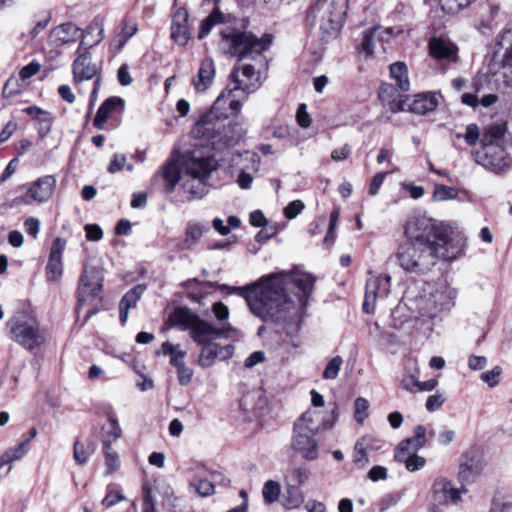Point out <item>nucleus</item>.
Here are the masks:
<instances>
[{
    "label": "nucleus",
    "mask_w": 512,
    "mask_h": 512,
    "mask_svg": "<svg viewBox=\"0 0 512 512\" xmlns=\"http://www.w3.org/2000/svg\"><path fill=\"white\" fill-rule=\"evenodd\" d=\"M220 36L225 53L238 60L230 74L234 86L229 89V94L237 90L247 94L255 92L262 85V71L268 69L263 53L271 45L272 35L266 33L258 38L251 31L226 27Z\"/></svg>",
    "instance_id": "obj_1"
},
{
    "label": "nucleus",
    "mask_w": 512,
    "mask_h": 512,
    "mask_svg": "<svg viewBox=\"0 0 512 512\" xmlns=\"http://www.w3.org/2000/svg\"><path fill=\"white\" fill-rule=\"evenodd\" d=\"M285 273L263 276L259 283L247 287L222 286L246 300L251 312L266 322H282L296 309L285 289Z\"/></svg>",
    "instance_id": "obj_2"
},
{
    "label": "nucleus",
    "mask_w": 512,
    "mask_h": 512,
    "mask_svg": "<svg viewBox=\"0 0 512 512\" xmlns=\"http://www.w3.org/2000/svg\"><path fill=\"white\" fill-rule=\"evenodd\" d=\"M405 236L419 246L437 248L438 257L447 260L452 258L448 254L450 242L448 228L423 214L411 216L405 225Z\"/></svg>",
    "instance_id": "obj_3"
},
{
    "label": "nucleus",
    "mask_w": 512,
    "mask_h": 512,
    "mask_svg": "<svg viewBox=\"0 0 512 512\" xmlns=\"http://www.w3.org/2000/svg\"><path fill=\"white\" fill-rule=\"evenodd\" d=\"M495 55L501 60L500 68L494 72L478 73L473 80L476 91L512 88V28L498 36Z\"/></svg>",
    "instance_id": "obj_4"
},
{
    "label": "nucleus",
    "mask_w": 512,
    "mask_h": 512,
    "mask_svg": "<svg viewBox=\"0 0 512 512\" xmlns=\"http://www.w3.org/2000/svg\"><path fill=\"white\" fill-rule=\"evenodd\" d=\"M10 338L27 351H34L47 342V330L38 319L24 311H18L7 322Z\"/></svg>",
    "instance_id": "obj_5"
},
{
    "label": "nucleus",
    "mask_w": 512,
    "mask_h": 512,
    "mask_svg": "<svg viewBox=\"0 0 512 512\" xmlns=\"http://www.w3.org/2000/svg\"><path fill=\"white\" fill-rule=\"evenodd\" d=\"M347 6V0H316L307 10L306 23L310 27L318 25L326 40L339 30Z\"/></svg>",
    "instance_id": "obj_6"
},
{
    "label": "nucleus",
    "mask_w": 512,
    "mask_h": 512,
    "mask_svg": "<svg viewBox=\"0 0 512 512\" xmlns=\"http://www.w3.org/2000/svg\"><path fill=\"white\" fill-rule=\"evenodd\" d=\"M169 321L171 325L183 331H189V336L199 346L213 343L225 334V323L221 328L216 327L213 323L201 319L187 307L174 309Z\"/></svg>",
    "instance_id": "obj_7"
},
{
    "label": "nucleus",
    "mask_w": 512,
    "mask_h": 512,
    "mask_svg": "<svg viewBox=\"0 0 512 512\" xmlns=\"http://www.w3.org/2000/svg\"><path fill=\"white\" fill-rule=\"evenodd\" d=\"M399 265L407 272L422 274L429 271L436 263L438 257L437 248L419 246L413 241L406 240L401 244L396 253Z\"/></svg>",
    "instance_id": "obj_8"
},
{
    "label": "nucleus",
    "mask_w": 512,
    "mask_h": 512,
    "mask_svg": "<svg viewBox=\"0 0 512 512\" xmlns=\"http://www.w3.org/2000/svg\"><path fill=\"white\" fill-rule=\"evenodd\" d=\"M183 167L186 174L197 181V186L184 184L185 189L193 198H202L207 193L204 180L215 169L216 161L209 155H203L201 150H193L183 156Z\"/></svg>",
    "instance_id": "obj_9"
},
{
    "label": "nucleus",
    "mask_w": 512,
    "mask_h": 512,
    "mask_svg": "<svg viewBox=\"0 0 512 512\" xmlns=\"http://www.w3.org/2000/svg\"><path fill=\"white\" fill-rule=\"evenodd\" d=\"M51 37L57 45L72 43L81 38L78 48V52H80L82 47L90 48L101 42L104 38V28L100 23L94 22L83 32L75 24L68 22L54 28Z\"/></svg>",
    "instance_id": "obj_10"
},
{
    "label": "nucleus",
    "mask_w": 512,
    "mask_h": 512,
    "mask_svg": "<svg viewBox=\"0 0 512 512\" xmlns=\"http://www.w3.org/2000/svg\"><path fill=\"white\" fill-rule=\"evenodd\" d=\"M458 291L447 283H440L428 297L420 300L418 308L422 317L437 318L442 312L450 311L455 305Z\"/></svg>",
    "instance_id": "obj_11"
},
{
    "label": "nucleus",
    "mask_w": 512,
    "mask_h": 512,
    "mask_svg": "<svg viewBox=\"0 0 512 512\" xmlns=\"http://www.w3.org/2000/svg\"><path fill=\"white\" fill-rule=\"evenodd\" d=\"M229 89L230 88H227V92H223L217 97L210 111L202 115L195 127L197 134L208 137L211 135V132L215 130L213 121L215 119H226L229 116L225 111L226 104L229 105L232 114L240 112L242 103L239 100L231 98L233 92L229 94Z\"/></svg>",
    "instance_id": "obj_12"
},
{
    "label": "nucleus",
    "mask_w": 512,
    "mask_h": 512,
    "mask_svg": "<svg viewBox=\"0 0 512 512\" xmlns=\"http://www.w3.org/2000/svg\"><path fill=\"white\" fill-rule=\"evenodd\" d=\"M473 159L479 165L495 173L505 172L512 165V158L502 145L481 147L472 152Z\"/></svg>",
    "instance_id": "obj_13"
},
{
    "label": "nucleus",
    "mask_w": 512,
    "mask_h": 512,
    "mask_svg": "<svg viewBox=\"0 0 512 512\" xmlns=\"http://www.w3.org/2000/svg\"><path fill=\"white\" fill-rule=\"evenodd\" d=\"M428 48L430 56L442 66L455 64L459 61L458 46L447 37H431Z\"/></svg>",
    "instance_id": "obj_14"
},
{
    "label": "nucleus",
    "mask_w": 512,
    "mask_h": 512,
    "mask_svg": "<svg viewBox=\"0 0 512 512\" xmlns=\"http://www.w3.org/2000/svg\"><path fill=\"white\" fill-rule=\"evenodd\" d=\"M316 433L303 430L300 424H294L292 449L301 454L307 461H313L318 458V441L315 439Z\"/></svg>",
    "instance_id": "obj_15"
},
{
    "label": "nucleus",
    "mask_w": 512,
    "mask_h": 512,
    "mask_svg": "<svg viewBox=\"0 0 512 512\" xmlns=\"http://www.w3.org/2000/svg\"><path fill=\"white\" fill-rule=\"evenodd\" d=\"M103 287L102 269L85 266L78 286V300L84 302L88 297H95Z\"/></svg>",
    "instance_id": "obj_16"
},
{
    "label": "nucleus",
    "mask_w": 512,
    "mask_h": 512,
    "mask_svg": "<svg viewBox=\"0 0 512 512\" xmlns=\"http://www.w3.org/2000/svg\"><path fill=\"white\" fill-rule=\"evenodd\" d=\"M467 491L468 490L463 485L461 488H456L454 484L446 478L436 479L432 487L434 502L444 506L459 504L462 495L466 494Z\"/></svg>",
    "instance_id": "obj_17"
},
{
    "label": "nucleus",
    "mask_w": 512,
    "mask_h": 512,
    "mask_svg": "<svg viewBox=\"0 0 512 512\" xmlns=\"http://www.w3.org/2000/svg\"><path fill=\"white\" fill-rule=\"evenodd\" d=\"M55 186L56 179L54 176L46 175L40 177L29 187L26 194L21 197V201L25 204L46 202L51 198Z\"/></svg>",
    "instance_id": "obj_18"
},
{
    "label": "nucleus",
    "mask_w": 512,
    "mask_h": 512,
    "mask_svg": "<svg viewBox=\"0 0 512 512\" xmlns=\"http://www.w3.org/2000/svg\"><path fill=\"white\" fill-rule=\"evenodd\" d=\"M390 276H372L366 281L363 310L371 313L378 297H386L389 292Z\"/></svg>",
    "instance_id": "obj_19"
},
{
    "label": "nucleus",
    "mask_w": 512,
    "mask_h": 512,
    "mask_svg": "<svg viewBox=\"0 0 512 512\" xmlns=\"http://www.w3.org/2000/svg\"><path fill=\"white\" fill-rule=\"evenodd\" d=\"M486 466L485 459L479 454L467 456L459 465L458 480L461 485L472 484L480 476Z\"/></svg>",
    "instance_id": "obj_20"
},
{
    "label": "nucleus",
    "mask_w": 512,
    "mask_h": 512,
    "mask_svg": "<svg viewBox=\"0 0 512 512\" xmlns=\"http://www.w3.org/2000/svg\"><path fill=\"white\" fill-rule=\"evenodd\" d=\"M201 347L202 350L199 354L198 364L202 368L211 367L217 358L227 360L234 354V346L230 344L221 346L217 343H209Z\"/></svg>",
    "instance_id": "obj_21"
},
{
    "label": "nucleus",
    "mask_w": 512,
    "mask_h": 512,
    "mask_svg": "<svg viewBox=\"0 0 512 512\" xmlns=\"http://www.w3.org/2000/svg\"><path fill=\"white\" fill-rule=\"evenodd\" d=\"M125 102L121 97L112 96L107 98L99 107L94 120L93 125L99 130L105 128L106 122L113 118L117 112L121 113L124 111Z\"/></svg>",
    "instance_id": "obj_22"
},
{
    "label": "nucleus",
    "mask_w": 512,
    "mask_h": 512,
    "mask_svg": "<svg viewBox=\"0 0 512 512\" xmlns=\"http://www.w3.org/2000/svg\"><path fill=\"white\" fill-rule=\"evenodd\" d=\"M73 78L76 85L91 80L99 73L98 67L92 63L91 55L87 51L80 53L72 64Z\"/></svg>",
    "instance_id": "obj_23"
},
{
    "label": "nucleus",
    "mask_w": 512,
    "mask_h": 512,
    "mask_svg": "<svg viewBox=\"0 0 512 512\" xmlns=\"http://www.w3.org/2000/svg\"><path fill=\"white\" fill-rule=\"evenodd\" d=\"M290 279L297 289V296L301 308H305L313 292L315 278L311 274L301 273L290 275Z\"/></svg>",
    "instance_id": "obj_24"
},
{
    "label": "nucleus",
    "mask_w": 512,
    "mask_h": 512,
    "mask_svg": "<svg viewBox=\"0 0 512 512\" xmlns=\"http://www.w3.org/2000/svg\"><path fill=\"white\" fill-rule=\"evenodd\" d=\"M215 64L212 58H205L200 65L198 74L193 78L192 84L197 92L206 91L213 83Z\"/></svg>",
    "instance_id": "obj_25"
},
{
    "label": "nucleus",
    "mask_w": 512,
    "mask_h": 512,
    "mask_svg": "<svg viewBox=\"0 0 512 512\" xmlns=\"http://www.w3.org/2000/svg\"><path fill=\"white\" fill-rule=\"evenodd\" d=\"M438 104V97L435 93H420L415 96L413 102L409 105V111L414 114L426 115L434 111Z\"/></svg>",
    "instance_id": "obj_26"
},
{
    "label": "nucleus",
    "mask_w": 512,
    "mask_h": 512,
    "mask_svg": "<svg viewBox=\"0 0 512 512\" xmlns=\"http://www.w3.org/2000/svg\"><path fill=\"white\" fill-rule=\"evenodd\" d=\"M506 131L507 126L505 123L487 126L481 138V147L503 146Z\"/></svg>",
    "instance_id": "obj_27"
},
{
    "label": "nucleus",
    "mask_w": 512,
    "mask_h": 512,
    "mask_svg": "<svg viewBox=\"0 0 512 512\" xmlns=\"http://www.w3.org/2000/svg\"><path fill=\"white\" fill-rule=\"evenodd\" d=\"M207 231L208 227L199 222H188L185 229V237L182 242V249H193L201 239L202 235Z\"/></svg>",
    "instance_id": "obj_28"
},
{
    "label": "nucleus",
    "mask_w": 512,
    "mask_h": 512,
    "mask_svg": "<svg viewBox=\"0 0 512 512\" xmlns=\"http://www.w3.org/2000/svg\"><path fill=\"white\" fill-rule=\"evenodd\" d=\"M165 188L171 193L180 180V169L177 161L171 160L163 168Z\"/></svg>",
    "instance_id": "obj_29"
},
{
    "label": "nucleus",
    "mask_w": 512,
    "mask_h": 512,
    "mask_svg": "<svg viewBox=\"0 0 512 512\" xmlns=\"http://www.w3.org/2000/svg\"><path fill=\"white\" fill-rule=\"evenodd\" d=\"M161 350L164 355H168L170 357V364L175 367L176 370L185 365L184 358L186 356V352L180 350L179 345H173L166 341L162 344Z\"/></svg>",
    "instance_id": "obj_30"
},
{
    "label": "nucleus",
    "mask_w": 512,
    "mask_h": 512,
    "mask_svg": "<svg viewBox=\"0 0 512 512\" xmlns=\"http://www.w3.org/2000/svg\"><path fill=\"white\" fill-rule=\"evenodd\" d=\"M304 501L300 488L295 484H288L283 496V505L287 509L298 508Z\"/></svg>",
    "instance_id": "obj_31"
},
{
    "label": "nucleus",
    "mask_w": 512,
    "mask_h": 512,
    "mask_svg": "<svg viewBox=\"0 0 512 512\" xmlns=\"http://www.w3.org/2000/svg\"><path fill=\"white\" fill-rule=\"evenodd\" d=\"M390 75L396 81L397 86L402 91H407L410 86L408 79L407 66L403 62H396L390 65Z\"/></svg>",
    "instance_id": "obj_32"
},
{
    "label": "nucleus",
    "mask_w": 512,
    "mask_h": 512,
    "mask_svg": "<svg viewBox=\"0 0 512 512\" xmlns=\"http://www.w3.org/2000/svg\"><path fill=\"white\" fill-rule=\"evenodd\" d=\"M103 432V446H111L113 442L121 437L122 429L118 421L112 416H109L108 423L103 427Z\"/></svg>",
    "instance_id": "obj_33"
},
{
    "label": "nucleus",
    "mask_w": 512,
    "mask_h": 512,
    "mask_svg": "<svg viewBox=\"0 0 512 512\" xmlns=\"http://www.w3.org/2000/svg\"><path fill=\"white\" fill-rule=\"evenodd\" d=\"M369 449V438H360L354 447L353 462L359 468H364L369 463L367 450Z\"/></svg>",
    "instance_id": "obj_34"
},
{
    "label": "nucleus",
    "mask_w": 512,
    "mask_h": 512,
    "mask_svg": "<svg viewBox=\"0 0 512 512\" xmlns=\"http://www.w3.org/2000/svg\"><path fill=\"white\" fill-rule=\"evenodd\" d=\"M30 440L26 439L14 447L8 449L0 458V468L6 464L22 458L26 452L25 447L29 444Z\"/></svg>",
    "instance_id": "obj_35"
},
{
    "label": "nucleus",
    "mask_w": 512,
    "mask_h": 512,
    "mask_svg": "<svg viewBox=\"0 0 512 512\" xmlns=\"http://www.w3.org/2000/svg\"><path fill=\"white\" fill-rule=\"evenodd\" d=\"M316 418H318V413L316 411L308 410L303 413L294 424H300L303 430L311 433H317L320 423Z\"/></svg>",
    "instance_id": "obj_36"
},
{
    "label": "nucleus",
    "mask_w": 512,
    "mask_h": 512,
    "mask_svg": "<svg viewBox=\"0 0 512 512\" xmlns=\"http://www.w3.org/2000/svg\"><path fill=\"white\" fill-rule=\"evenodd\" d=\"M144 291L145 287L142 285L133 287L122 297L119 305L126 309L134 308L143 295Z\"/></svg>",
    "instance_id": "obj_37"
},
{
    "label": "nucleus",
    "mask_w": 512,
    "mask_h": 512,
    "mask_svg": "<svg viewBox=\"0 0 512 512\" xmlns=\"http://www.w3.org/2000/svg\"><path fill=\"white\" fill-rule=\"evenodd\" d=\"M281 486L277 481L268 480L265 482L262 495L266 504H272L276 502L280 496Z\"/></svg>",
    "instance_id": "obj_38"
},
{
    "label": "nucleus",
    "mask_w": 512,
    "mask_h": 512,
    "mask_svg": "<svg viewBox=\"0 0 512 512\" xmlns=\"http://www.w3.org/2000/svg\"><path fill=\"white\" fill-rule=\"evenodd\" d=\"M427 429L423 425H417L414 428V436L405 439V444L412 445L414 451H419L426 444Z\"/></svg>",
    "instance_id": "obj_39"
},
{
    "label": "nucleus",
    "mask_w": 512,
    "mask_h": 512,
    "mask_svg": "<svg viewBox=\"0 0 512 512\" xmlns=\"http://www.w3.org/2000/svg\"><path fill=\"white\" fill-rule=\"evenodd\" d=\"M63 273L62 259L50 258L46 265V279L47 281H57Z\"/></svg>",
    "instance_id": "obj_40"
},
{
    "label": "nucleus",
    "mask_w": 512,
    "mask_h": 512,
    "mask_svg": "<svg viewBox=\"0 0 512 512\" xmlns=\"http://www.w3.org/2000/svg\"><path fill=\"white\" fill-rule=\"evenodd\" d=\"M288 479L298 487L304 485L310 478V471L305 466L294 467L288 472Z\"/></svg>",
    "instance_id": "obj_41"
},
{
    "label": "nucleus",
    "mask_w": 512,
    "mask_h": 512,
    "mask_svg": "<svg viewBox=\"0 0 512 512\" xmlns=\"http://www.w3.org/2000/svg\"><path fill=\"white\" fill-rule=\"evenodd\" d=\"M457 196H458V191H457V189H455L453 187L442 185V184H437L434 187L433 199L435 201L453 200V199H456Z\"/></svg>",
    "instance_id": "obj_42"
},
{
    "label": "nucleus",
    "mask_w": 512,
    "mask_h": 512,
    "mask_svg": "<svg viewBox=\"0 0 512 512\" xmlns=\"http://www.w3.org/2000/svg\"><path fill=\"white\" fill-rule=\"evenodd\" d=\"M103 449H104L105 466H106L105 473L107 475H110L113 472H115L116 470H118V468L120 467L119 456H118L117 452L112 449L111 446H103Z\"/></svg>",
    "instance_id": "obj_43"
},
{
    "label": "nucleus",
    "mask_w": 512,
    "mask_h": 512,
    "mask_svg": "<svg viewBox=\"0 0 512 512\" xmlns=\"http://www.w3.org/2000/svg\"><path fill=\"white\" fill-rule=\"evenodd\" d=\"M343 365V358L339 355L333 357L329 360L327 363L322 377L325 380H334L338 377L339 371L341 369V366Z\"/></svg>",
    "instance_id": "obj_44"
},
{
    "label": "nucleus",
    "mask_w": 512,
    "mask_h": 512,
    "mask_svg": "<svg viewBox=\"0 0 512 512\" xmlns=\"http://www.w3.org/2000/svg\"><path fill=\"white\" fill-rule=\"evenodd\" d=\"M474 1L475 0H439V3L444 12L456 14Z\"/></svg>",
    "instance_id": "obj_45"
},
{
    "label": "nucleus",
    "mask_w": 512,
    "mask_h": 512,
    "mask_svg": "<svg viewBox=\"0 0 512 512\" xmlns=\"http://www.w3.org/2000/svg\"><path fill=\"white\" fill-rule=\"evenodd\" d=\"M190 485L195 488L201 497H208L214 494L213 482L204 478H195Z\"/></svg>",
    "instance_id": "obj_46"
},
{
    "label": "nucleus",
    "mask_w": 512,
    "mask_h": 512,
    "mask_svg": "<svg viewBox=\"0 0 512 512\" xmlns=\"http://www.w3.org/2000/svg\"><path fill=\"white\" fill-rule=\"evenodd\" d=\"M412 445L405 444V439L402 440L398 446L395 448L394 451V458L399 463H404L408 458H410L413 454L417 453L418 451H414L412 449Z\"/></svg>",
    "instance_id": "obj_47"
},
{
    "label": "nucleus",
    "mask_w": 512,
    "mask_h": 512,
    "mask_svg": "<svg viewBox=\"0 0 512 512\" xmlns=\"http://www.w3.org/2000/svg\"><path fill=\"white\" fill-rule=\"evenodd\" d=\"M418 385H420L419 371L417 368H414L411 374L404 375L401 387L409 392H417Z\"/></svg>",
    "instance_id": "obj_48"
},
{
    "label": "nucleus",
    "mask_w": 512,
    "mask_h": 512,
    "mask_svg": "<svg viewBox=\"0 0 512 512\" xmlns=\"http://www.w3.org/2000/svg\"><path fill=\"white\" fill-rule=\"evenodd\" d=\"M376 28H369L363 32V39L361 43V49L366 53L367 56H371L374 53V36Z\"/></svg>",
    "instance_id": "obj_49"
},
{
    "label": "nucleus",
    "mask_w": 512,
    "mask_h": 512,
    "mask_svg": "<svg viewBox=\"0 0 512 512\" xmlns=\"http://www.w3.org/2000/svg\"><path fill=\"white\" fill-rule=\"evenodd\" d=\"M501 374L502 368L500 366H495L492 370L483 372L480 378L490 388H494L499 384Z\"/></svg>",
    "instance_id": "obj_50"
},
{
    "label": "nucleus",
    "mask_w": 512,
    "mask_h": 512,
    "mask_svg": "<svg viewBox=\"0 0 512 512\" xmlns=\"http://www.w3.org/2000/svg\"><path fill=\"white\" fill-rule=\"evenodd\" d=\"M369 402L367 399L358 397L355 400V420L362 423L368 416Z\"/></svg>",
    "instance_id": "obj_51"
},
{
    "label": "nucleus",
    "mask_w": 512,
    "mask_h": 512,
    "mask_svg": "<svg viewBox=\"0 0 512 512\" xmlns=\"http://www.w3.org/2000/svg\"><path fill=\"white\" fill-rule=\"evenodd\" d=\"M171 37L177 44L186 45L190 39L188 26H183V28L171 26Z\"/></svg>",
    "instance_id": "obj_52"
},
{
    "label": "nucleus",
    "mask_w": 512,
    "mask_h": 512,
    "mask_svg": "<svg viewBox=\"0 0 512 512\" xmlns=\"http://www.w3.org/2000/svg\"><path fill=\"white\" fill-rule=\"evenodd\" d=\"M91 452H89L83 443L76 441L73 448V458L78 465H83L88 461Z\"/></svg>",
    "instance_id": "obj_53"
},
{
    "label": "nucleus",
    "mask_w": 512,
    "mask_h": 512,
    "mask_svg": "<svg viewBox=\"0 0 512 512\" xmlns=\"http://www.w3.org/2000/svg\"><path fill=\"white\" fill-rule=\"evenodd\" d=\"M142 501V512H156L155 499L152 495V489L148 485L143 487Z\"/></svg>",
    "instance_id": "obj_54"
},
{
    "label": "nucleus",
    "mask_w": 512,
    "mask_h": 512,
    "mask_svg": "<svg viewBox=\"0 0 512 512\" xmlns=\"http://www.w3.org/2000/svg\"><path fill=\"white\" fill-rule=\"evenodd\" d=\"M304 209V203L301 200L290 202L284 209V215L288 219H294Z\"/></svg>",
    "instance_id": "obj_55"
},
{
    "label": "nucleus",
    "mask_w": 512,
    "mask_h": 512,
    "mask_svg": "<svg viewBox=\"0 0 512 512\" xmlns=\"http://www.w3.org/2000/svg\"><path fill=\"white\" fill-rule=\"evenodd\" d=\"M40 68H41L40 64L35 61L29 63L28 65L24 66L20 70V72H19L20 79L22 81H26V80L30 79L31 77H33L40 71Z\"/></svg>",
    "instance_id": "obj_56"
},
{
    "label": "nucleus",
    "mask_w": 512,
    "mask_h": 512,
    "mask_svg": "<svg viewBox=\"0 0 512 512\" xmlns=\"http://www.w3.org/2000/svg\"><path fill=\"white\" fill-rule=\"evenodd\" d=\"M188 18H189L188 10L185 8H182V7L178 8L173 15L171 26H177L179 28H183V26H187Z\"/></svg>",
    "instance_id": "obj_57"
},
{
    "label": "nucleus",
    "mask_w": 512,
    "mask_h": 512,
    "mask_svg": "<svg viewBox=\"0 0 512 512\" xmlns=\"http://www.w3.org/2000/svg\"><path fill=\"white\" fill-rule=\"evenodd\" d=\"M66 247V241L61 238L57 237L53 240L51 250H50V258H56V259H62V254Z\"/></svg>",
    "instance_id": "obj_58"
},
{
    "label": "nucleus",
    "mask_w": 512,
    "mask_h": 512,
    "mask_svg": "<svg viewBox=\"0 0 512 512\" xmlns=\"http://www.w3.org/2000/svg\"><path fill=\"white\" fill-rule=\"evenodd\" d=\"M126 156L124 154H114L109 166H108V172L109 173H117L121 171L124 166L126 165Z\"/></svg>",
    "instance_id": "obj_59"
},
{
    "label": "nucleus",
    "mask_w": 512,
    "mask_h": 512,
    "mask_svg": "<svg viewBox=\"0 0 512 512\" xmlns=\"http://www.w3.org/2000/svg\"><path fill=\"white\" fill-rule=\"evenodd\" d=\"M296 118L298 124L303 127L307 128L311 125V118L307 112V105L302 103L299 105L297 112H296Z\"/></svg>",
    "instance_id": "obj_60"
},
{
    "label": "nucleus",
    "mask_w": 512,
    "mask_h": 512,
    "mask_svg": "<svg viewBox=\"0 0 512 512\" xmlns=\"http://www.w3.org/2000/svg\"><path fill=\"white\" fill-rule=\"evenodd\" d=\"M51 128H52V116L48 112L47 114H45L43 117H41L38 120V128H37L38 134L41 137H44L51 131Z\"/></svg>",
    "instance_id": "obj_61"
},
{
    "label": "nucleus",
    "mask_w": 512,
    "mask_h": 512,
    "mask_svg": "<svg viewBox=\"0 0 512 512\" xmlns=\"http://www.w3.org/2000/svg\"><path fill=\"white\" fill-rule=\"evenodd\" d=\"M84 230L89 241H99L103 237V231L97 224H87Z\"/></svg>",
    "instance_id": "obj_62"
},
{
    "label": "nucleus",
    "mask_w": 512,
    "mask_h": 512,
    "mask_svg": "<svg viewBox=\"0 0 512 512\" xmlns=\"http://www.w3.org/2000/svg\"><path fill=\"white\" fill-rule=\"evenodd\" d=\"M425 458L420 457L417 453L413 454L408 460L404 462L407 470L414 472L421 469L425 465Z\"/></svg>",
    "instance_id": "obj_63"
},
{
    "label": "nucleus",
    "mask_w": 512,
    "mask_h": 512,
    "mask_svg": "<svg viewBox=\"0 0 512 512\" xmlns=\"http://www.w3.org/2000/svg\"><path fill=\"white\" fill-rule=\"evenodd\" d=\"M177 376L179 384L181 386H187L192 380L193 370L185 364L177 369Z\"/></svg>",
    "instance_id": "obj_64"
}]
</instances>
